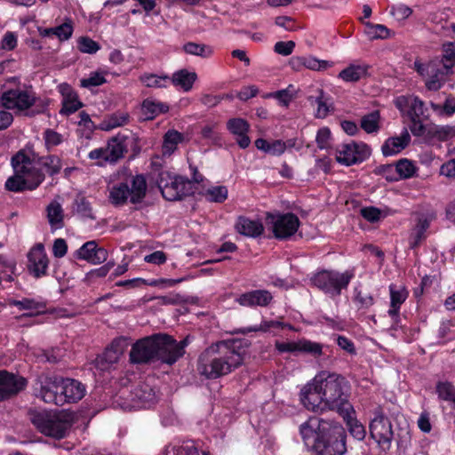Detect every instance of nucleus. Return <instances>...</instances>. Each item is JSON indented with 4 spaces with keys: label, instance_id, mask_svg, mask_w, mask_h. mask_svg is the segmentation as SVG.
Listing matches in <instances>:
<instances>
[{
    "label": "nucleus",
    "instance_id": "f257e3e1",
    "mask_svg": "<svg viewBox=\"0 0 455 455\" xmlns=\"http://www.w3.org/2000/svg\"><path fill=\"white\" fill-rule=\"evenodd\" d=\"M247 349V342L240 339L212 344L199 356L197 371L207 379L227 375L243 363Z\"/></svg>",
    "mask_w": 455,
    "mask_h": 455
},
{
    "label": "nucleus",
    "instance_id": "f03ea898",
    "mask_svg": "<svg viewBox=\"0 0 455 455\" xmlns=\"http://www.w3.org/2000/svg\"><path fill=\"white\" fill-rule=\"evenodd\" d=\"M302 440L315 455H343L347 451L346 432L339 425L310 418L299 427Z\"/></svg>",
    "mask_w": 455,
    "mask_h": 455
},
{
    "label": "nucleus",
    "instance_id": "7ed1b4c3",
    "mask_svg": "<svg viewBox=\"0 0 455 455\" xmlns=\"http://www.w3.org/2000/svg\"><path fill=\"white\" fill-rule=\"evenodd\" d=\"M315 381L320 384L319 387L328 410L346 415L347 411H353V406L348 402L347 382L343 377L323 371L315 377Z\"/></svg>",
    "mask_w": 455,
    "mask_h": 455
},
{
    "label": "nucleus",
    "instance_id": "20e7f679",
    "mask_svg": "<svg viewBox=\"0 0 455 455\" xmlns=\"http://www.w3.org/2000/svg\"><path fill=\"white\" fill-rule=\"evenodd\" d=\"M14 175L5 182L6 189L20 192L25 189H36L44 180V174L39 170L38 164L22 152L12 158Z\"/></svg>",
    "mask_w": 455,
    "mask_h": 455
},
{
    "label": "nucleus",
    "instance_id": "39448f33",
    "mask_svg": "<svg viewBox=\"0 0 455 455\" xmlns=\"http://www.w3.org/2000/svg\"><path fill=\"white\" fill-rule=\"evenodd\" d=\"M129 360L132 364L161 363L169 365L164 333L141 338L132 345Z\"/></svg>",
    "mask_w": 455,
    "mask_h": 455
},
{
    "label": "nucleus",
    "instance_id": "423d86ee",
    "mask_svg": "<svg viewBox=\"0 0 455 455\" xmlns=\"http://www.w3.org/2000/svg\"><path fill=\"white\" fill-rule=\"evenodd\" d=\"M30 420L41 434L55 439L64 438L72 426L69 415L65 412L35 411L30 413Z\"/></svg>",
    "mask_w": 455,
    "mask_h": 455
},
{
    "label": "nucleus",
    "instance_id": "0eeeda50",
    "mask_svg": "<svg viewBox=\"0 0 455 455\" xmlns=\"http://www.w3.org/2000/svg\"><path fill=\"white\" fill-rule=\"evenodd\" d=\"M147 182L143 175L132 178L131 185L127 182L117 183L109 189L108 199L114 205L124 204L128 199L133 204L140 203L146 196Z\"/></svg>",
    "mask_w": 455,
    "mask_h": 455
},
{
    "label": "nucleus",
    "instance_id": "6e6552de",
    "mask_svg": "<svg viewBox=\"0 0 455 455\" xmlns=\"http://www.w3.org/2000/svg\"><path fill=\"white\" fill-rule=\"evenodd\" d=\"M413 68L423 78L426 88L432 92L440 90L446 83L447 76L453 73L452 70H446L437 59L427 62L416 60L413 63Z\"/></svg>",
    "mask_w": 455,
    "mask_h": 455
},
{
    "label": "nucleus",
    "instance_id": "1a4fd4ad",
    "mask_svg": "<svg viewBox=\"0 0 455 455\" xmlns=\"http://www.w3.org/2000/svg\"><path fill=\"white\" fill-rule=\"evenodd\" d=\"M163 196L168 201H177L193 194V184L181 176H173L168 172H162L156 180Z\"/></svg>",
    "mask_w": 455,
    "mask_h": 455
},
{
    "label": "nucleus",
    "instance_id": "9d476101",
    "mask_svg": "<svg viewBox=\"0 0 455 455\" xmlns=\"http://www.w3.org/2000/svg\"><path fill=\"white\" fill-rule=\"evenodd\" d=\"M354 274L350 271L339 273L336 271L323 270L316 273L312 278L313 285L325 293L334 297L340 294L341 290L347 288Z\"/></svg>",
    "mask_w": 455,
    "mask_h": 455
},
{
    "label": "nucleus",
    "instance_id": "9b49d317",
    "mask_svg": "<svg viewBox=\"0 0 455 455\" xmlns=\"http://www.w3.org/2000/svg\"><path fill=\"white\" fill-rule=\"evenodd\" d=\"M126 140L125 135L117 134L111 138L105 147L92 150L88 157L92 160L100 161V164L102 163H116L124 156L127 149Z\"/></svg>",
    "mask_w": 455,
    "mask_h": 455
},
{
    "label": "nucleus",
    "instance_id": "f8f14e48",
    "mask_svg": "<svg viewBox=\"0 0 455 455\" xmlns=\"http://www.w3.org/2000/svg\"><path fill=\"white\" fill-rule=\"evenodd\" d=\"M35 102V93L29 90L10 89L0 94V105L6 109L17 112L28 109Z\"/></svg>",
    "mask_w": 455,
    "mask_h": 455
},
{
    "label": "nucleus",
    "instance_id": "ddd939ff",
    "mask_svg": "<svg viewBox=\"0 0 455 455\" xmlns=\"http://www.w3.org/2000/svg\"><path fill=\"white\" fill-rule=\"evenodd\" d=\"M267 220L272 225V231L276 239L286 240L293 235L299 227V218L291 212L283 214H267Z\"/></svg>",
    "mask_w": 455,
    "mask_h": 455
},
{
    "label": "nucleus",
    "instance_id": "4468645a",
    "mask_svg": "<svg viewBox=\"0 0 455 455\" xmlns=\"http://www.w3.org/2000/svg\"><path fill=\"white\" fill-rule=\"evenodd\" d=\"M336 161L346 166L362 163L371 156V148L364 143L352 141L336 148Z\"/></svg>",
    "mask_w": 455,
    "mask_h": 455
},
{
    "label": "nucleus",
    "instance_id": "2eb2a0df",
    "mask_svg": "<svg viewBox=\"0 0 455 455\" xmlns=\"http://www.w3.org/2000/svg\"><path fill=\"white\" fill-rule=\"evenodd\" d=\"M373 413L374 418L370 423V435L379 445L389 448L393 439L391 422L380 407L376 408Z\"/></svg>",
    "mask_w": 455,
    "mask_h": 455
},
{
    "label": "nucleus",
    "instance_id": "dca6fc26",
    "mask_svg": "<svg viewBox=\"0 0 455 455\" xmlns=\"http://www.w3.org/2000/svg\"><path fill=\"white\" fill-rule=\"evenodd\" d=\"M129 346V339L117 337L106 347L105 351L95 359V365L101 371L108 370L116 363Z\"/></svg>",
    "mask_w": 455,
    "mask_h": 455
},
{
    "label": "nucleus",
    "instance_id": "f3484780",
    "mask_svg": "<svg viewBox=\"0 0 455 455\" xmlns=\"http://www.w3.org/2000/svg\"><path fill=\"white\" fill-rule=\"evenodd\" d=\"M27 258V268L31 275L35 278L47 275L50 260L43 243L35 244L28 252Z\"/></svg>",
    "mask_w": 455,
    "mask_h": 455
},
{
    "label": "nucleus",
    "instance_id": "a211bd4d",
    "mask_svg": "<svg viewBox=\"0 0 455 455\" xmlns=\"http://www.w3.org/2000/svg\"><path fill=\"white\" fill-rule=\"evenodd\" d=\"M319 387L320 384L316 383L314 378L312 381L305 385L300 391L301 403L308 411L322 412L328 410Z\"/></svg>",
    "mask_w": 455,
    "mask_h": 455
},
{
    "label": "nucleus",
    "instance_id": "6ab92c4d",
    "mask_svg": "<svg viewBox=\"0 0 455 455\" xmlns=\"http://www.w3.org/2000/svg\"><path fill=\"white\" fill-rule=\"evenodd\" d=\"M395 106L401 112H404L408 108L407 115L409 117L428 119L429 115L425 102L415 95H402L395 100Z\"/></svg>",
    "mask_w": 455,
    "mask_h": 455
},
{
    "label": "nucleus",
    "instance_id": "aec40b11",
    "mask_svg": "<svg viewBox=\"0 0 455 455\" xmlns=\"http://www.w3.org/2000/svg\"><path fill=\"white\" fill-rule=\"evenodd\" d=\"M127 407L146 408L156 401V394L154 388L148 383H140L129 395Z\"/></svg>",
    "mask_w": 455,
    "mask_h": 455
},
{
    "label": "nucleus",
    "instance_id": "412c9836",
    "mask_svg": "<svg viewBox=\"0 0 455 455\" xmlns=\"http://www.w3.org/2000/svg\"><path fill=\"white\" fill-rule=\"evenodd\" d=\"M60 381V378L44 377L40 380V390L37 395L47 403L62 405Z\"/></svg>",
    "mask_w": 455,
    "mask_h": 455
},
{
    "label": "nucleus",
    "instance_id": "4be33fe9",
    "mask_svg": "<svg viewBox=\"0 0 455 455\" xmlns=\"http://www.w3.org/2000/svg\"><path fill=\"white\" fill-rule=\"evenodd\" d=\"M26 380L6 371H0V401L9 398L22 390Z\"/></svg>",
    "mask_w": 455,
    "mask_h": 455
},
{
    "label": "nucleus",
    "instance_id": "5701e85b",
    "mask_svg": "<svg viewBox=\"0 0 455 455\" xmlns=\"http://www.w3.org/2000/svg\"><path fill=\"white\" fill-rule=\"evenodd\" d=\"M307 100L311 105H316L315 117L325 118L332 109L331 97L320 87H311Z\"/></svg>",
    "mask_w": 455,
    "mask_h": 455
},
{
    "label": "nucleus",
    "instance_id": "b1692460",
    "mask_svg": "<svg viewBox=\"0 0 455 455\" xmlns=\"http://www.w3.org/2000/svg\"><path fill=\"white\" fill-rule=\"evenodd\" d=\"M77 258L97 265L105 262L108 253L103 247L98 246L96 241L92 240L84 243L76 252Z\"/></svg>",
    "mask_w": 455,
    "mask_h": 455
},
{
    "label": "nucleus",
    "instance_id": "393cba45",
    "mask_svg": "<svg viewBox=\"0 0 455 455\" xmlns=\"http://www.w3.org/2000/svg\"><path fill=\"white\" fill-rule=\"evenodd\" d=\"M60 383L62 405L66 403H76L85 395V387L78 380L60 378Z\"/></svg>",
    "mask_w": 455,
    "mask_h": 455
},
{
    "label": "nucleus",
    "instance_id": "a878e982",
    "mask_svg": "<svg viewBox=\"0 0 455 455\" xmlns=\"http://www.w3.org/2000/svg\"><path fill=\"white\" fill-rule=\"evenodd\" d=\"M58 91L62 96V108L60 114L69 116L83 107V103L79 100L77 93L67 83H62L58 86Z\"/></svg>",
    "mask_w": 455,
    "mask_h": 455
},
{
    "label": "nucleus",
    "instance_id": "bb28decb",
    "mask_svg": "<svg viewBox=\"0 0 455 455\" xmlns=\"http://www.w3.org/2000/svg\"><path fill=\"white\" fill-rule=\"evenodd\" d=\"M273 299L272 294L267 290H254L241 294L235 301L243 307H267Z\"/></svg>",
    "mask_w": 455,
    "mask_h": 455
},
{
    "label": "nucleus",
    "instance_id": "cd10ccee",
    "mask_svg": "<svg viewBox=\"0 0 455 455\" xmlns=\"http://www.w3.org/2000/svg\"><path fill=\"white\" fill-rule=\"evenodd\" d=\"M235 229L242 235L257 238L264 232V226L260 220H252L245 216H239L235 224Z\"/></svg>",
    "mask_w": 455,
    "mask_h": 455
},
{
    "label": "nucleus",
    "instance_id": "c85d7f7f",
    "mask_svg": "<svg viewBox=\"0 0 455 455\" xmlns=\"http://www.w3.org/2000/svg\"><path fill=\"white\" fill-rule=\"evenodd\" d=\"M228 130L236 136V142L241 148H246L251 144V140L247 133L250 130V124L243 118H232L227 123Z\"/></svg>",
    "mask_w": 455,
    "mask_h": 455
},
{
    "label": "nucleus",
    "instance_id": "c756f323",
    "mask_svg": "<svg viewBox=\"0 0 455 455\" xmlns=\"http://www.w3.org/2000/svg\"><path fill=\"white\" fill-rule=\"evenodd\" d=\"M164 337L169 358V365H172L184 355L185 347L189 344V337H186L180 342L168 334L164 333Z\"/></svg>",
    "mask_w": 455,
    "mask_h": 455
},
{
    "label": "nucleus",
    "instance_id": "7c9ffc66",
    "mask_svg": "<svg viewBox=\"0 0 455 455\" xmlns=\"http://www.w3.org/2000/svg\"><path fill=\"white\" fill-rule=\"evenodd\" d=\"M411 140V136L407 130L399 137H392L387 139L381 147L382 153L385 156H394L404 149Z\"/></svg>",
    "mask_w": 455,
    "mask_h": 455
},
{
    "label": "nucleus",
    "instance_id": "2f4dec72",
    "mask_svg": "<svg viewBox=\"0 0 455 455\" xmlns=\"http://www.w3.org/2000/svg\"><path fill=\"white\" fill-rule=\"evenodd\" d=\"M368 69L366 64H351L339 72V77L345 82H357L368 76Z\"/></svg>",
    "mask_w": 455,
    "mask_h": 455
},
{
    "label": "nucleus",
    "instance_id": "473e14b6",
    "mask_svg": "<svg viewBox=\"0 0 455 455\" xmlns=\"http://www.w3.org/2000/svg\"><path fill=\"white\" fill-rule=\"evenodd\" d=\"M295 65L304 67L314 71H324L333 66V62L318 60L313 56H301L293 59Z\"/></svg>",
    "mask_w": 455,
    "mask_h": 455
},
{
    "label": "nucleus",
    "instance_id": "72a5a7b5",
    "mask_svg": "<svg viewBox=\"0 0 455 455\" xmlns=\"http://www.w3.org/2000/svg\"><path fill=\"white\" fill-rule=\"evenodd\" d=\"M197 76L195 72H189L187 69H181L175 72L170 80L173 85L180 87L184 92H188L192 89Z\"/></svg>",
    "mask_w": 455,
    "mask_h": 455
},
{
    "label": "nucleus",
    "instance_id": "f704fd0d",
    "mask_svg": "<svg viewBox=\"0 0 455 455\" xmlns=\"http://www.w3.org/2000/svg\"><path fill=\"white\" fill-rule=\"evenodd\" d=\"M430 226V221L426 217H419L417 224L411 230L410 235V247L414 249L418 247L420 243L426 239V231Z\"/></svg>",
    "mask_w": 455,
    "mask_h": 455
},
{
    "label": "nucleus",
    "instance_id": "c9c22d12",
    "mask_svg": "<svg viewBox=\"0 0 455 455\" xmlns=\"http://www.w3.org/2000/svg\"><path fill=\"white\" fill-rule=\"evenodd\" d=\"M395 165L397 181L414 177L419 169L416 164L408 158L399 159L395 163Z\"/></svg>",
    "mask_w": 455,
    "mask_h": 455
},
{
    "label": "nucleus",
    "instance_id": "e433bc0d",
    "mask_svg": "<svg viewBox=\"0 0 455 455\" xmlns=\"http://www.w3.org/2000/svg\"><path fill=\"white\" fill-rule=\"evenodd\" d=\"M355 411H347V415L345 413H340L344 420L347 422V426L348 427L349 433L358 441H362L364 439L366 435V431L364 427L353 417Z\"/></svg>",
    "mask_w": 455,
    "mask_h": 455
},
{
    "label": "nucleus",
    "instance_id": "4c0bfd02",
    "mask_svg": "<svg viewBox=\"0 0 455 455\" xmlns=\"http://www.w3.org/2000/svg\"><path fill=\"white\" fill-rule=\"evenodd\" d=\"M47 219L52 228H60L63 227V210L61 205L56 202H52L47 206Z\"/></svg>",
    "mask_w": 455,
    "mask_h": 455
},
{
    "label": "nucleus",
    "instance_id": "58836bf2",
    "mask_svg": "<svg viewBox=\"0 0 455 455\" xmlns=\"http://www.w3.org/2000/svg\"><path fill=\"white\" fill-rule=\"evenodd\" d=\"M130 116L126 112H116L107 117L100 125L102 131H110L123 126L129 122Z\"/></svg>",
    "mask_w": 455,
    "mask_h": 455
},
{
    "label": "nucleus",
    "instance_id": "ea45409f",
    "mask_svg": "<svg viewBox=\"0 0 455 455\" xmlns=\"http://www.w3.org/2000/svg\"><path fill=\"white\" fill-rule=\"evenodd\" d=\"M37 164L41 171V166H44L50 175H55L59 173L62 168L61 159L57 156H47L40 158L39 160L33 159Z\"/></svg>",
    "mask_w": 455,
    "mask_h": 455
},
{
    "label": "nucleus",
    "instance_id": "a19ab883",
    "mask_svg": "<svg viewBox=\"0 0 455 455\" xmlns=\"http://www.w3.org/2000/svg\"><path fill=\"white\" fill-rule=\"evenodd\" d=\"M183 140V134L175 131H168L164 137L163 153L171 155L174 152L177 145Z\"/></svg>",
    "mask_w": 455,
    "mask_h": 455
},
{
    "label": "nucleus",
    "instance_id": "79ce46f5",
    "mask_svg": "<svg viewBox=\"0 0 455 455\" xmlns=\"http://www.w3.org/2000/svg\"><path fill=\"white\" fill-rule=\"evenodd\" d=\"M365 34L371 40L386 39L390 37V30L382 24L365 22Z\"/></svg>",
    "mask_w": 455,
    "mask_h": 455
},
{
    "label": "nucleus",
    "instance_id": "37998d69",
    "mask_svg": "<svg viewBox=\"0 0 455 455\" xmlns=\"http://www.w3.org/2000/svg\"><path fill=\"white\" fill-rule=\"evenodd\" d=\"M380 115L378 110L364 115L361 119V127L367 133H373L379 129Z\"/></svg>",
    "mask_w": 455,
    "mask_h": 455
},
{
    "label": "nucleus",
    "instance_id": "c03bdc74",
    "mask_svg": "<svg viewBox=\"0 0 455 455\" xmlns=\"http://www.w3.org/2000/svg\"><path fill=\"white\" fill-rule=\"evenodd\" d=\"M140 80L149 88H165L171 80L168 76H156L155 74H144Z\"/></svg>",
    "mask_w": 455,
    "mask_h": 455
},
{
    "label": "nucleus",
    "instance_id": "a18cd8bd",
    "mask_svg": "<svg viewBox=\"0 0 455 455\" xmlns=\"http://www.w3.org/2000/svg\"><path fill=\"white\" fill-rule=\"evenodd\" d=\"M439 61L446 70H452L455 66V43L450 42L443 45V57Z\"/></svg>",
    "mask_w": 455,
    "mask_h": 455
},
{
    "label": "nucleus",
    "instance_id": "49530a36",
    "mask_svg": "<svg viewBox=\"0 0 455 455\" xmlns=\"http://www.w3.org/2000/svg\"><path fill=\"white\" fill-rule=\"evenodd\" d=\"M183 49L188 54L196 55L203 58H208L213 52L211 46L193 42L187 43L183 46Z\"/></svg>",
    "mask_w": 455,
    "mask_h": 455
},
{
    "label": "nucleus",
    "instance_id": "de8ad7c7",
    "mask_svg": "<svg viewBox=\"0 0 455 455\" xmlns=\"http://www.w3.org/2000/svg\"><path fill=\"white\" fill-rule=\"evenodd\" d=\"M168 110V107L163 103H156L150 100H145L142 103V111L148 119L154 118L156 115Z\"/></svg>",
    "mask_w": 455,
    "mask_h": 455
},
{
    "label": "nucleus",
    "instance_id": "09e8293b",
    "mask_svg": "<svg viewBox=\"0 0 455 455\" xmlns=\"http://www.w3.org/2000/svg\"><path fill=\"white\" fill-rule=\"evenodd\" d=\"M228 192L227 187L216 186L206 189L204 196L210 202L222 203L227 199Z\"/></svg>",
    "mask_w": 455,
    "mask_h": 455
},
{
    "label": "nucleus",
    "instance_id": "8fccbe9b",
    "mask_svg": "<svg viewBox=\"0 0 455 455\" xmlns=\"http://www.w3.org/2000/svg\"><path fill=\"white\" fill-rule=\"evenodd\" d=\"M105 71H95L92 72L88 77L80 80V85L84 88H92L100 86L107 83L105 78Z\"/></svg>",
    "mask_w": 455,
    "mask_h": 455
},
{
    "label": "nucleus",
    "instance_id": "3c124183",
    "mask_svg": "<svg viewBox=\"0 0 455 455\" xmlns=\"http://www.w3.org/2000/svg\"><path fill=\"white\" fill-rule=\"evenodd\" d=\"M165 451L167 454L172 453L173 455H199L198 449L193 442H186L180 446H168Z\"/></svg>",
    "mask_w": 455,
    "mask_h": 455
},
{
    "label": "nucleus",
    "instance_id": "603ef678",
    "mask_svg": "<svg viewBox=\"0 0 455 455\" xmlns=\"http://www.w3.org/2000/svg\"><path fill=\"white\" fill-rule=\"evenodd\" d=\"M432 109L439 116H451L455 113V99L448 97L443 105L430 103Z\"/></svg>",
    "mask_w": 455,
    "mask_h": 455
},
{
    "label": "nucleus",
    "instance_id": "864d4df0",
    "mask_svg": "<svg viewBox=\"0 0 455 455\" xmlns=\"http://www.w3.org/2000/svg\"><path fill=\"white\" fill-rule=\"evenodd\" d=\"M438 396L453 403L455 407V387L449 382H440L436 387Z\"/></svg>",
    "mask_w": 455,
    "mask_h": 455
},
{
    "label": "nucleus",
    "instance_id": "5fc2aeb1",
    "mask_svg": "<svg viewBox=\"0 0 455 455\" xmlns=\"http://www.w3.org/2000/svg\"><path fill=\"white\" fill-rule=\"evenodd\" d=\"M77 48L83 53L94 54L100 49V44L88 36H81L77 40Z\"/></svg>",
    "mask_w": 455,
    "mask_h": 455
},
{
    "label": "nucleus",
    "instance_id": "6e6d98bb",
    "mask_svg": "<svg viewBox=\"0 0 455 455\" xmlns=\"http://www.w3.org/2000/svg\"><path fill=\"white\" fill-rule=\"evenodd\" d=\"M431 134L438 140H448L455 138V125L435 126L432 129Z\"/></svg>",
    "mask_w": 455,
    "mask_h": 455
},
{
    "label": "nucleus",
    "instance_id": "4d7b16f0",
    "mask_svg": "<svg viewBox=\"0 0 455 455\" xmlns=\"http://www.w3.org/2000/svg\"><path fill=\"white\" fill-rule=\"evenodd\" d=\"M323 346L320 343L313 342L307 339L299 340V352L310 354L313 356L322 355Z\"/></svg>",
    "mask_w": 455,
    "mask_h": 455
},
{
    "label": "nucleus",
    "instance_id": "13d9d810",
    "mask_svg": "<svg viewBox=\"0 0 455 455\" xmlns=\"http://www.w3.org/2000/svg\"><path fill=\"white\" fill-rule=\"evenodd\" d=\"M390 291V303L391 306H399L405 301L408 297V291L403 286H400L396 289L395 285L391 284L389 286Z\"/></svg>",
    "mask_w": 455,
    "mask_h": 455
},
{
    "label": "nucleus",
    "instance_id": "bf43d9fd",
    "mask_svg": "<svg viewBox=\"0 0 455 455\" xmlns=\"http://www.w3.org/2000/svg\"><path fill=\"white\" fill-rule=\"evenodd\" d=\"M280 325L281 323L277 321H263L259 326L238 329L235 333L246 334L251 331H267L271 328H276Z\"/></svg>",
    "mask_w": 455,
    "mask_h": 455
},
{
    "label": "nucleus",
    "instance_id": "052dcab7",
    "mask_svg": "<svg viewBox=\"0 0 455 455\" xmlns=\"http://www.w3.org/2000/svg\"><path fill=\"white\" fill-rule=\"evenodd\" d=\"M355 302L359 308H369L373 305L374 299L370 293L357 289L355 290Z\"/></svg>",
    "mask_w": 455,
    "mask_h": 455
},
{
    "label": "nucleus",
    "instance_id": "680f3d73",
    "mask_svg": "<svg viewBox=\"0 0 455 455\" xmlns=\"http://www.w3.org/2000/svg\"><path fill=\"white\" fill-rule=\"evenodd\" d=\"M374 172L378 175H381L387 181H397L395 164L379 165L376 167Z\"/></svg>",
    "mask_w": 455,
    "mask_h": 455
},
{
    "label": "nucleus",
    "instance_id": "e2e57ef3",
    "mask_svg": "<svg viewBox=\"0 0 455 455\" xmlns=\"http://www.w3.org/2000/svg\"><path fill=\"white\" fill-rule=\"evenodd\" d=\"M74 209L83 217L92 218L91 205L84 196H78L76 198Z\"/></svg>",
    "mask_w": 455,
    "mask_h": 455
},
{
    "label": "nucleus",
    "instance_id": "0e129e2a",
    "mask_svg": "<svg viewBox=\"0 0 455 455\" xmlns=\"http://www.w3.org/2000/svg\"><path fill=\"white\" fill-rule=\"evenodd\" d=\"M55 36L61 41L68 40L73 34L72 21L68 20L63 24L54 28Z\"/></svg>",
    "mask_w": 455,
    "mask_h": 455
},
{
    "label": "nucleus",
    "instance_id": "69168bd1",
    "mask_svg": "<svg viewBox=\"0 0 455 455\" xmlns=\"http://www.w3.org/2000/svg\"><path fill=\"white\" fill-rule=\"evenodd\" d=\"M44 138L45 140V145L48 149L52 147L58 146L62 142V136L57 132L51 129H47L44 132Z\"/></svg>",
    "mask_w": 455,
    "mask_h": 455
},
{
    "label": "nucleus",
    "instance_id": "338daca9",
    "mask_svg": "<svg viewBox=\"0 0 455 455\" xmlns=\"http://www.w3.org/2000/svg\"><path fill=\"white\" fill-rule=\"evenodd\" d=\"M295 47V43L293 41H280L275 43L274 46V51L283 56H288L292 53Z\"/></svg>",
    "mask_w": 455,
    "mask_h": 455
},
{
    "label": "nucleus",
    "instance_id": "774afa93",
    "mask_svg": "<svg viewBox=\"0 0 455 455\" xmlns=\"http://www.w3.org/2000/svg\"><path fill=\"white\" fill-rule=\"evenodd\" d=\"M331 132L328 128H322L316 135V143L319 148L325 149L330 147Z\"/></svg>",
    "mask_w": 455,
    "mask_h": 455
}]
</instances>
